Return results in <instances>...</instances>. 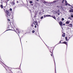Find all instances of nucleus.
<instances>
[{"mask_svg":"<svg viewBox=\"0 0 73 73\" xmlns=\"http://www.w3.org/2000/svg\"><path fill=\"white\" fill-rule=\"evenodd\" d=\"M6 13L7 14V15L9 16H10L11 15V13L10 11L9 12L8 10L6 11Z\"/></svg>","mask_w":73,"mask_h":73,"instance_id":"1","label":"nucleus"},{"mask_svg":"<svg viewBox=\"0 0 73 73\" xmlns=\"http://www.w3.org/2000/svg\"><path fill=\"white\" fill-rule=\"evenodd\" d=\"M66 5H68V3H65Z\"/></svg>","mask_w":73,"mask_h":73,"instance_id":"28","label":"nucleus"},{"mask_svg":"<svg viewBox=\"0 0 73 73\" xmlns=\"http://www.w3.org/2000/svg\"><path fill=\"white\" fill-rule=\"evenodd\" d=\"M66 24H69V21H68L67 22H66Z\"/></svg>","mask_w":73,"mask_h":73,"instance_id":"14","label":"nucleus"},{"mask_svg":"<svg viewBox=\"0 0 73 73\" xmlns=\"http://www.w3.org/2000/svg\"><path fill=\"white\" fill-rule=\"evenodd\" d=\"M13 1H15V0H13Z\"/></svg>","mask_w":73,"mask_h":73,"instance_id":"41","label":"nucleus"},{"mask_svg":"<svg viewBox=\"0 0 73 73\" xmlns=\"http://www.w3.org/2000/svg\"><path fill=\"white\" fill-rule=\"evenodd\" d=\"M69 12H73V9H70L69 10Z\"/></svg>","mask_w":73,"mask_h":73,"instance_id":"12","label":"nucleus"},{"mask_svg":"<svg viewBox=\"0 0 73 73\" xmlns=\"http://www.w3.org/2000/svg\"><path fill=\"white\" fill-rule=\"evenodd\" d=\"M31 26L32 27H34V25H33V23L31 25Z\"/></svg>","mask_w":73,"mask_h":73,"instance_id":"17","label":"nucleus"},{"mask_svg":"<svg viewBox=\"0 0 73 73\" xmlns=\"http://www.w3.org/2000/svg\"><path fill=\"white\" fill-rule=\"evenodd\" d=\"M53 49H52V48H50V52L51 53H52V54H53Z\"/></svg>","mask_w":73,"mask_h":73,"instance_id":"7","label":"nucleus"},{"mask_svg":"<svg viewBox=\"0 0 73 73\" xmlns=\"http://www.w3.org/2000/svg\"><path fill=\"white\" fill-rule=\"evenodd\" d=\"M7 20L8 21H9V22H10V19H8Z\"/></svg>","mask_w":73,"mask_h":73,"instance_id":"21","label":"nucleus"},{"mask_svg":"<svg viewBox=\"0 0 73 73\" xmlns=\"http://www.w3.org/2000/svg\"><path fill=\"white\" fill-rule=\"evenodd\" d=\"M44 17H52V16L50 15H44Z\"/></svg>","mask_w":73,"mask_h":73,"instance_id":"8","label":"nucleus"},{"mask_svg":"<svg viewBox=\"0 0 73 73\" xmlns=\"http://www.w3.org/2000/svg\"><path fill=\"white\" fill-rule=\"evenodd\" d=\"M62 1H63V2H64V0H63Z\"/></svg>","mask_w":73,"mask_h":73,"instance_id":"37","label":"nucleus"},{"mask_svg":"<svg viewBox=\"0 0 73 73\" xmlns=\"http://www.w3.org/2000/svg\"><path fill=\"white\" fill-rule=\"evenodd\" d=\"M71 17L72 18H73V15H71Z\"/></svg>","mask_w":73,"mask_h":73,"instance_id":"29","label":"nucleus"},{"mask_svg":"<svg viewBox=\"0 0 73 73\" xmlns=\"http://www.w3.org/2000/svg\"><path fill=\"white\" fill-rule=\"evenodd\" d=\"M61 41H60L59 42H60V43H61V44H66V45L68 46V43H67V42H66L64 41V42H61Z\"/></svg>","mask_w":73,"mask_h":73,"instance_id":"3","label":"nucleus"},{"mask_svg":"<svg viewBox=\"0 0 73 73\" xmlns=\"http://www.w3.org/2000/svg\"><path fill=\"white\" fill-rule=\"evenodd\" d=\"M65 23L63 24V25L64 26H65Z\"/></svg>","mask_w":73,"mask_h":73,"instance_id":"31","label":"nucleus"},{"mask_svg":"<svg viewBox=\"0 0 73 73\" xmlns=\"http://www.w3.org/2000/svg\"><path fill=\"white\" fill-rule=\"evenodd\" d=\"M43 19V16H42V17H41L40 18V19Z\"/></svg>","mask_w":73,"mask_h":73,"instance_id":"23","label":"nucleus"},{"mask_svg":"<svg viewBox=\"0 0 73 73\" xmlns=\"http://www.w3.org/2000/svg\"><path fill=\"white\" fill-rule=\"evenodd\" d=\"M58 15H59V14H58Z\"/></svg>","mask_w":73,"mask_h":73,"instance_id":"43","label":"nucleus"},{"mask_svg":"<svg viewBox=\"0 0 73 73\" xmlns=\"http://www.w3.org/2000/svg\"><path fill=\"white\" fill-rule=\"evenodd\" d=\"M68 19H72V18H71V17H68Z\"/></svg>","mask_w":73,"mask_h":73,"instance_id":"25","label":"nucleus"},{"mask_svg":"<svg viewBox=\"0 0 73 73\" xmlns=\"http://www.w3.org/2000/svg\"><path fill=\"white\" fill-rule=\"evenodd\" d=\"M35 28H37V26H36V25H35Z\"/></svg>","mask_w":73,"mask_h":73,"instance_id":"26","label":"nucleus"},{"mask_svg":"<svg viewBox=\"0 0 73 73\" xmlns=\"http://www.w3.org/2000/svg\"><path fill=\"white\" fill-rule=\"evenodd\" d=\"M65 33H64L62 35V37H65Z\"/></svg>","mask_w":73,"mask_h":73,"instance_id":"15","label":"nucleus"},{"mask_svg":"<svg viewBox=\"0 0 73 73\" xmlns=\"http://www.w3.org/2000/svg\"><path fill=\"white\" fill-rule=\"evenodd\" d=\"M7 17H8V16H7Z\"/></svg>","mask_w":73,"mask_h":73,"instance_id":"44","label":"nucleus"},{"mask_svg":"<svg viewBox=\"0 0 73 73\" xmlns=\"http://www.w3.org/2000/svg\"><path fill=\"white\" fill-rule=\"evenodd\" d=\"M33 24L35 25H37V26H38V23H37V21H34L33 22Z\"/></svg>","mask_w":73,"mask_h":73,"instance_id":"4","label":"nucleus"},{"mask_svg":"<svg viewBox=\"0 0 73 73\" xmlns=\"http://www.w3.org/2000/svg\"><path fill=\"white\" fill-rule=\"evenodd\" d=\"M29 3L30 4H32V1H30Z\"/></svg>","mask_w":73,"mask_h":73,"instance_id":"19","label":"nucleus"},{"mask_svg":"<svg viewBox=\"0 0 73 73\" xmlns=\"http://www.w3.org/2000/svg\"><path fill=\"white\" fill-rule=\"evenodd\" d=\"M16 30V31H15V32H16L17 34L19 35V34H20V30H19V29L18 28H17Z\"/></svg>","mask_w":73,"mask_h":73,"instance_id":"2","label":"nucleus"},{"mask_svg":"<svg viewBox=\"0 0 73 73\" xmlns=\"http://www.w3.org/2000/svg\"><path fill=\"white\" fill-rule=\"evenodd\" d=\"M35 31H34V30H33L32 31V33H35Z\"/></svg>","mask_w":73,"mask_h":73,"instance_id":"18","label":"nucleus"},{"mask_svg":"<svg viewBox=\"0 0 73 73\" xmlns=\"http://www.w3.org/2000/svg\"><path fill=\"white\" fill-rule=\"evenodd\" d=\"M57 1H58V0H57L56 1H53V3H56V2H57Z\"/></svg>","mask_w":73,"mask_h":73,"instance_id":"16","label":"nucleus"},{"mask_svg":"<svg viewBox=\"0 0 73 73\" xmlns=\"http://www.w3.org/2000/svg\"><path fill=\"white\" fill-rule=\"evenodd\" d=\"M0 3H1V2H0Z\"/></svg>","mask_w":73,"mask_h":73,"instance_id":"42","label":"nucleus"},{"mask_svg":"<svg viewBox=\"0 0 73 73\" xmlns=\"http://www.w3.org/2000/svg\"><path fill=\"white\" fill-rule=\"evenodd\" d=\"M70 37L69 36H68L67 37V36H66L65 37V39L66 40V41H68L69 39H70Z\"/></svg>","mask_w":73,"mask_h":73,"instance_id":"5","label":"nucleus"},{"mask_svg":"<svg viewBox=\"0 0 73 73\" xmlns=\"http://www.w3.org/2000/svg\"><path fill=\"white\" fill-rule=\"evenodd\" d=\"M4 9V11H5V9Z\"/></svg>","mask_w":73,"mask_h":73,"instance_id":"30","label":"nucleus"},{"mask_svg":"<svg viewBox=\"0 0 73 73\" xmlns=\"http://www.w3.org/2000/svg\"><path fill=\"white\" fill-rule=\"evenodd\" d=\"M65 4L66 3H67V1H66V0H65Z\"/></svg>","mask_w":73,"mask_h":73,"instance_id":"27","label":"nucleus"},{"mask_svg":"<svg viewBox=\"0 0 73 73\" xmlns=\"http://www.w3.org/2000/svg\"><path fill=\"white\" fill-rule=\"evenodd\" d=\"M11 4L12 5H14L15 4V1H13L11 3Z\"/></svg>","mask_w":73,"mask_h":73,"instance_id":"6","label":"nucleus"},{"mask_svg":"<svg viewBox=\"0 0 73 73\" xmlns=\"http://www.w3.org/2000/svg\"><path fill=\"white\" fill-rule=\"evenodd\" d=\"M62 21H64V19L62 18Z\"/></svg>","mask_w":73,"mask_h":73,"instance_id":"24","label":"nucleus"},{"mask_svg":"<svg viewBox=\"0 0 73 73\" xmlns=\"http://www.w3.org/2000/svg\"><path fill=\"white\" fill-rule=\"evenodd\" d=\"M62 3H64V2H63V1H62Z\"/></svg>","mask_w":73,"mask_h":73,"instance_id":"33","label":"nucleus"},{"mask_svg":"<svg viewBox=\"0 0 73 73\" xmlns=\"http://www.w3.org/2000/svg\"><path fill=\"white\" fill-rule=\"evenodd\" d=\"M68 26V27H73V26L72 25V24H69Z\"/></svg>","mask_w":73,"mask_h":73,"instance_id":"11","label":"nucleus"},{"mask_svg":"<svg viewBox=\"0 0 73 73\" xmlns=\"http://www.w3.org/2000/svg\"><path fill=\"white\" fill-rule=\"evenodd\" d=\"M58 12H60V10H58Z\"/></svg>","mask_w":73,"mask_h":73,"instance_id":"32","label":"nucleus"},{"mask_svg":"<svg viewBox=\"0 0 73 73\" xmlns=\"http://www.w3.org/2000/svg\"><path fill=\"white\" fill-rule=\"evenodd\" d=\"M31 5H33V4H31Z\"/></svg>","mask_w":73,"mask_h":73,"instance_id":"39","label":"nucleus"},{"mask_svg":"<svg viewBox=\"0 0 73 73\" xmlns=\"http://www.w3.org/2000/svg\"><path fill=\"white\" fill-rule=\"evenodd\" d=\"M51 56H52V54H51Z\"/></svg>","mask_w":73,"mask_h":73,"instance_id":"35","label":"nucleus"},{"mask_svg":"<svg viewBox=\"0 0 73 73\" xmlns=\"http://www.w3.org/2000/svg\"><path fill=\"white\" fill-rule=\"evenodd\" d=\"M36 0V1H38L39 0Z\"/></svg>","mask_w":73,"mask_h":73,"instance_id":"40","label":"nucleus"},{"mask_svg":"<svg viewBox=\"0 0 73 73\" xmlns=\"http://www.w3.org/2000/svg\"><path fill=\"white\" fill-rule=\"evenodd\" d=\"M57 7H58V8H59V7L58 6H57Z\"/></svg>","mask_w":73,"mask_h":73,"instance_id":"36","label":"nucleus"},{"mask_svg":"<svg viewBox=\"0 0 73 73\" xmlns=\"http://www.w3.org/2000/svg\"><path fill=\"white\" fill-rule=\"evenodd\" d=\"M17 3H19V1H17Z\"/></svg>","mask_w":73,"mask_h":73,"instance_id":"38","label":"nucleus"},{"mask_svg":"<svg viewBox=\"0 0 73 73\" xmlns=\"http://www.w3.org/2000/svg\"><path fill=\"white\" fill-rule=\"evenodd\" d=\"M52 17L53 19H54L55 20H56V17H55V16H52V17Z\"/></svg>","mask_w":73,"mask_h":73,"instance_id":"13","label":"nucleus"},{"mask_svg":"<svg viewBox=\"0 0 73 73\" xmlns=\"http://www.w3.org/2000/svg\"><path fill=\"white\" fill-rule=\"evenodd\" d=\"M1 5L0 7L1 8V9L3 8V3L2 2H1Z\"/></svg>","mask_w":73,"mask_h":73,"instance_id":"10","label":"nucleus"},{"mask_svg":"<svg viewBox=\"0 0 73 73\" xmlns=\"http://www.w3.org/2000/svg\"><path fill=\"white\" fill-rule=\"evenodd\" d=\"M59 24L61 27V26H62L63 25H62V22L60 21L59 23Z\"/></svg>","mask_w":73,"mask_h":73,"instance_id":"9","label":"nucleus"},{"mask_svg":"<svg viewBox=\"0 0 73 73\" xmlns=\"http://www.w3.org/2000/svg\"><path fill=\"white\" fill-rule=\"evenodd\" d=\"M60 9H62V6H60Z\"/></svg>","mask_w":73,"mask_h":73,"instance_id":"22","label":"nucleus"},{"mask_svg":"<svg viewBox=\"0 0 73 73\" xmlns=\"http://www.w3.org/2000/svg\"><path fill=\"white\" fill-rule=\"evenodd\" d=\"M41 12H40L39 13V14H41Z\"/></svg>","mask_w":73,"mask_h":73,"instance_id":"34","label":"nucleus"},{"mask_svg":"<svg viewBox=\"0 0 73 73\" xmlns=\"http://www.w3.org/2000/svg\"><path fill=\"white\" fill-rule=\"evenodd\" d=\"M9 11H12V9L11 8H10L9 9Z\"/></svg>","mask_w":73,"mask_h":73,"instance_id":"20","label":"nucleus"}]
</instances>
